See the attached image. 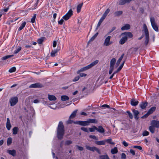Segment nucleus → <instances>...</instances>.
Here are the masks:
<instances>
[{
    "instance_id": "f257e3e1",
    "label": "nucleus",
    "mask_w": 159,
    "mask_h": 159,
    "mask_svg": "<svg viewBox=\"0 0 159 159\" xmlns=\"http://www.w3.org/2000/svg\"><path fill=\"white\" fill-rule=\"evenodd\" d=\"M64 134V126L62 121L59 122L57 129V136L59 139L63 138Z\"/></svg>"
},
{
    "instance_id": "f03ea898",
    "label": "nucleus",
    "mask_w": 159,
    "mask_h": 159,
    "mask_svg": "<svg viewBox=\"0 0 159 159\" xmlns=\"http://www.w3.org/2000/svg\"><path fill=\"white\" fill-rule=\"evenodd\" d=\"M99 61L98 60H96L95 61L93 62L90 64L87 65V66L83 67V68H81L80 70H78L77 72V74H79L81 72H83L84 71L87 70L94 66L96 65L98 63V62Z\"/></svg>"
},
{
    "instance_id": "7ed1b4c3",
    "label": "nucleus",
    "mask_w": 159,
    "mask_h": 159,
    "mask_svg": "<svg viewBox=\"0 0 159 159\" xmlns=\"http://www.w3.org/2000/svg\"><path fill=\"white\" fill-rule=\"evenodd\" d=\"M144 32L145 36V40L144 42V43L146 45H147L149 41V33L147 27L145 24L144 25Z\"/></svg>"
},
{
    "instance_id": "20e7f679",
    "label": "nucleus",
    "mask_w": 159,
    "mask_h": 159,
    "mask_svg": "<svg viewBox=\"0 0 159 159\" xmlns=\"http://www.w3.org/2000/svg\"><path fill=\"white\" fill-rule=\"evenodd\" d=\"M150 20L153 29L156 31L158 32V29L154 18L153 17H151L150 18Z\"/></svg>"
},
{
    "instance_id": "39448f33",
    "label": "nucleus",
    "mask_w": 159,
    "mask_h": 159,
    "mask_svg": "<svg viewBox=\"0 0 159 159\" xmlns=\"http://www.w3.org/2000/svg\"><path fill=\"white\" fill-rule=\"evenodd\" d=\"M85 147L87 150L93 152L96 151L98 154H101V152L99 149L95 147H91L89 146L86 145Z\"/></svg>"
},
{
    "instance_id": "423d86ee",
    "label": "nucleus",
    "mask_w": 159,
    "mask_h": 159,
    "mask_svg": "<svg viewBox=\"0 0 159 159\" xmlns=\"http://www.w3.org/2000/svg\"><path fill=\"white\" fill-rule=\"evenodd\" d=\"M72 15L73 11L71 9H70L65 15L63 16L62 18L66 20H67Z\"/></svg>"
},
{
    "instance_id": "0eeeda50",
    "label": "nucleus",
    "mask_w": 159,
    "mask_h": 159,
    "mask_svg": "<svg viewBox=\"0 0 159 159\" xmlns=\"http://www.w3.org/2000/svg\"><path fill=\"white\" fill-rule=\"evenodd\" d=\"M18 101V99L17 97H15L11 98L10 101L11 106H13L15 105Z\"/></svg>"
},
{
    "instance_id": "6e6552de",
    "label": "nucleus",
    "mask_w": 159,
    "mask_h": 159,
    "mask_svg": "<svg viewBox=\"0 0 159 159\" xmlns=\"http://www.w3.org/2000/svg\"><path fill=\"white\" fill-rule=\"evenodd\" d=\"M43 85L40 83H37L31 84L29 87L30 88H41Z\"/></svg>"
},
{
    "instance_id": "1a4fd4ad",
    "label": "nucleus",
    "mask_w": 159,
    "mask_h": 159,
    "mask_svg": "<svg viewBox=\"0 0 159 159\" xmlns=\"http://www.w3.org/2000/svg\"><path fill=\"white\" fill-rule=\"evenodd\" d=\"M111 36H108L105 39L104 42L103 43V45L104 46H108L111 44V43H110V40L111 39Z\"/></svg>"
},
{
    "instance_id": "9d476101",
    "label": "nucleus",
    "mask_w": 159,
    "mask_h": 159,
    "mask_svg": "<svg viewBox=\"0 0 159 159\" xmlns=\"http://www.w3.org/2000/svg\"><path fill=\"white\" fill-rule=\"evenodd\" d=\"M151 125L155 128H159V121L152 120L151 122Z\"/></svg>"
},
{
    "instance_id": "9b49d317",
    "label": "nucleus",
    "mask_w": 159,
    "mask_h": 159,
    "mask_svg": "<svg viewBox=\"0 0 159 159\" xmlns=\"http://www.w3.org/2000/svg\"><path fill=\"white\" fill-rule=\"evenodd\" d=\"M76 124L83 126H86L89 125L88 120L84 121H77Z\"/></svg>"
},
{
    "instance_id": "f8f14e48",
    "label": "nucleus",
    "mask_w": 159,
    "mask_h": 159,
    "mask_svg": "<svg viewBox=\"0 0 159 159\" xmlns=\"http://www.w3.org/2000/svg\"><path fill=\"white\" fill-rule=\"evenodd\" d=\"M96 129V130H97L98 131L101 133H104L105 132V130L103 127L101 125L99 126L98 128L95 127Z\"/></svg>"
},
{
    "instance_id": "ddd939ff",
    "label": "nucleus",
    "mask_w": 159,
    "mask_h": 159,
    "mask_svg": "<svg viewBox=\"0 0 159 159\" xmlns=\"http://www.w3.org/2000/svg\"><path fill=\"white\" fill-rule=\"evenodd\" d=\"M124 35L125 36H126L127 38L128 37L131 38L133 36L132 34L130 32H126L122 33L121 34V35Z\"/></svg>"
},
{
    "instance_id": "4468645a",
    "label": "nucleus",
    "mask_w": 159,
    "mask_h": 159,
    "mask_svg": "<svg viewBox=\"0 0 159 159\" xmlns=\"http://www.w3.org/2000/svg\"><path fill=\"white\" fill-rule=\"evenodd\" d=\"M127 41V38L126 36H124L122 37L119 41V43L123 44Z\"/></svg>"
},
{
    "instance_id": "2eb2a0df",
    "label": "nucleus",
    "mask_w": 159,
    "mask_h": 159,
    "mask_svg": "<svg viewBox=\"0 0 159 159\" xmlns=\"http://www.w3.org/2000/svg\"><path fill=\"white\" fill-rule=\"evenodd\" d=\"M132 111L134 116V118L138 120L139 118L138 115L139 114V112L138 111L134 109L132 110Z\"/></svg>"
},
{
    "instance_id": "dca6fc26",
    "label": "nucleus",
    "mask_w": 159,
    "mask_h": 159,
    "mask_svg": "<svg viewBox=\"0 0 159 159\" xmlns=\"http://www.w3.org/2000/svg\"><path fill=\"white\" fill-rule=\"evenodd\" d=\"M148 102H141L139 105L140 107L142 109L145 108L146 107L148 106Z\"/></svg>"
},
{
    "instance_id": "f3484780",
    "label": "nucleus",
    "mask_w": 159,
    "mask_h": 159,
    "mask_svg": "<svg viewBox=\"0 0 159 159\" xmlns=\"http://www.w3.org/2000/svg\"><path fill=\"white\" fill-rule=\"evenodd\" d=\"M89 125L90 123L97 124L98 122V120L96 119H89L87 120Z\"/></svg>"
},
{
    "instance_id": "a211bd4d",
    "label": "nucleus",
    "mask_w": 159,
    "mask_h": 159,
    "mask_svg": "<svg viewBox=\"0 0 159 159\" xmlns=\"http://www.w3.org/2000/svg\"><path fill=\"white\" fill-rule=\"evenodd\" d=\"M11 125L9 119V118H7L6 123V128L8 130H10L11 129Z\"/></svg>"
},
{
    "instance_id": "6ab92c4d",
    "label": "nucleus",
    "mask_w": 159,
    "mask_h": 159,
    "mask_svg": "<svg viewBox=\"0 0 159 159\" xmlns=\"http://www.w3.org/2000/svg\"><path fill=\"white\" fill-rule=\"evenodd\" d=\"M130 29V25L129 24H125L124 26L121 28L122 30H129Z\"/></svg>"
},
{
    "instance_id": "aec40b11",
    "label": "nucleus",
    "mask_w": 159,
    "mask_h": 159,
    "mask_svg": "<svg viewBox=\"0 0 159 159\" xmlns=\"http://www.w3.org/2000/svg\"><path fill=\"white\" fill-rule=\"evenodd\" d=\"M139 103V102L138 101H136L134 99H132L131 100V104L133 106H136Z\"/></svg>"
},
{
    "instance_id": "412c9836",
    "label": "nucleus",
    "mask_w": 159,
    "mask_h": 159,
    "mask_svg": "<svg viewBox=\"0 0 159 159\" xmlns=\"http://www.w3.org/2000/svg\"><path fill=\"white\" fill-rule=\"evenodd\" d=\"M7 152L13 156H15L16 155V152L15 150H8Z\"/></svg>"
},
{
    "instance_id": "4be33fe9",
    "label": "nucleus",
    "mask_w": 159,
    "mask_h": 159,
    "mask_svg": "<svg viewBox=\"0 0 159 159\" xmlns=\"http://www.w3.org/2000/svg\"><path fill=\"white\" fill-rule=\"evenodd\" d=\"M77 111V110H76L75 111H74L70 116L69 117V118L73 119V118H75L76 116Z\"/></svg>"
},
{
    "instance_id": "5701e85b",
    "label": "nucleus",
    "mask_w": 159,
    "mask_h": 159,
    "mask_svg": "<svg viewBox=\"0 0 159 159\" xmlns=\"http://www.w3.org/2000/svg\"><path fill=\"white\" fill-rule=\"evenodd\" d=\"M106 141L105 140L96 141L95 142V143L98 145H104L105 144Z\"/></svg>"
},
{
    "instance_id": "b1692460",
    "label": "nucleus",
    "mask_w": 159,
    "mask_h": 159,
    "mask_svg": "<svg viewBox=\"0 0 159 159\" xmlns=\"http://www.w3.org/2000/svg\"><path fill=\"white\" fill-rule=\"evenodd\" d=\"M105 18H104L102 16L100 20H99L98 23L97 25V27L96 28V30H97L98 28L101 25V23L102 22V21H103V20H104Z\"/></svg>"
},
{
    "instance_id": "393cba45",
    "label": "nucleus",
    "mask_w": 159,
    "mask_h": 159,
    "mask_svg": "<svg viewBox=\"0 0 159 159\" xmlns=\"http://www.w3.org/2000/svg\"><path fill=\"white\" fill-rule=\"evenodd\" d=\"M98 32L96 33L90 39L88 42V43L92 42L93 41L95 38L97 37L98 35Z\"/></svg>"
},
{
    "instance_id": "a878e982",
    "label": "nucleus",
    "mask_w": 159,
    "mask_h": 159,
    "mask_svg": "<svg viewBox=\"0 0 159 159\" xmlns=\"http://www.w3.org/2000/svg\"><path fill=\"white\" fill-rule=\"evenodd\" d=\"M48 98L50 101H55L57 99L56 98L54 95H48Z\"/></svg>"
},
{
    "instance_id": "bb28decb",
    "label": "nucleus",
    "mask_w": 159,
    "mask_h": 159,
    "mask_svg": "<svg viewBox=\"0 0 159 159\" xmlns=\"http://www.w3.org/2000/svg\"><path fill=\"white\" fill-rule=\"evenodd\" d=\"M149 130L152 134H153L155 131V127L151 125L149 127Z\"/></svg>"
},
{
    "instance_id": "cd10ccee",
    "label": "nucleus",
    "mask_w": 159,
    "mask_h": 159,
    "mask_svg": "<svg viewBox=\"0 0 159 159\" xmlns=\"http://www.w3.org/2000/svg\"><path fill=\"white\" fill-rule=\"evenodd\" d=\"M124 54H123L118 59V60L117 61L116 63V65L118 66L119 65L120 61L122 60V59H123V58L124 56Z\"/></svg>"
},
{
    "instance_id": "c85d7f7f",
    "label": "nucleus",
    "mask_w": 159,
    "mask_h": 159,
    "mask_svg": "<svg viewBox=\"0 0 159 159\" xmlns=\"http://www.w3.org/2000/svg\"><path fill=\"white\" fill-rule=\"evenodd\" d=\"M116 60L115 58L111 59L110 61V66L114 67V65L116 63Z\"/></svg>"
},
{
    "instance_id": "c756f323",
    "label": "nucleus",
    "mask_w": 159,
    "mask_h": 159,
    "mask_svg": "<svg viewBox=\"0 0 159 159\" xmlns=\"http://www.w3.org/2000/svg\"><path fill=\"white\" fill-rule=\"evenodd\" d=\"M100 159H109V157L107 154L101 155L99 156Z\"/></svg>"
},
{
    "instance_id": "7c9ffc66",
    "label": "nucleus",
    "mask_w": 159,
    "mask_h": 159,
    "mask_svg": "<svg viewBox=\"0 0 159 159\" xmlns=\"http://www.w3.org/2000/svg\"><path fill=\"white\" fill-rule=\"evenodd\" d=\"M83 3H81L79 4L77 8V11L78 13H79L81 11V9L83 5Z\"/></svg>"
},
{
    "instance_id": "2f4dec72",
    "label": "nucleus",
    "mask_w": 159,
    "mask_h": 159,
    "mask_svg": "<svg viewBox=\"0 0 159 159\" xmlns=\"http://www.w3.org/2000/svg\"><path fill=\"white\" fill-rule=\"evenodd\" d=\"M156 109L155 107H152L148 111V112L150 114L153 113V112L155 111Z\"/></svg>"
},
{
    "instance_id": "473e14b6",
    "label": "nucleus",
    "mask_w": 159,
    "mask_h": 159,
    "mask_svg": "<svg viewBox=\"0 0 159 159\" xmlns=\"http://www.w3.org/2000/svg\"><path fill=\"white\" fill-rule=\"evenodd\" d=\"M123 12L122 11H117L114 13V15L115 16H119L122 14Z\"/></svg>"
},
{
    "instance_id": "72a5a7b5",
    "label": "nucleus",
    "mask_w": 159,
    "mask_h": 159,
    "mask_svg": "<svg viewBox=\"0 0 159 159\" xmlns=\"http://www.w3.org/2000/svg\"><path fill=\"white\" fill-rule=\"evenodd\" d=\"M117 152L118 150L117 147H115L111 150V153L112 154L116 153Z\"/></svg>"
},
{
    "instance_id": "f704fd0d",
    "label": "nucleus",
    "mask_w": 159,
    "mask_h": 159,
    "mask_svg": "<svg viewBox=\"0 0 159 159\" xmlns=\"http://www.w3.org/2000/svg\"><path fill=\"white\" fill-rule=\"evenodd\" d=\"M58 51V50L57 49H55L54 50L52 51L51 52V56L52 57H54L55 56V54Z\"/></svg>"
},
{
    "instance_id": "c9c22d12",
    "label": "nucleus",
    "mask_w": 159,
    "mask_h": 159,
    "mask_svg": "<svg viewBox=\"0 0 159 159\" xmlns=\"http://www.w3.org/2000/svg\"><path fill=\"white\" fill-rule=\"evenodd\" d=\"M69 99V98L67 96H62L61 97V99L62 101H65L68 100Z\"/></svg>"
},
{
    "instance_id": "e433bc0d",
    "label": "nucleus",
    "mask_w": 159,
    "mask_h": 159,
    "mask_svg": "<svg viewBox=\"0 0 159 159\" xmlns=\"http://www.w3.org/2000/svg\"><path fill=\"white\" fill-rule=\"evenodd\" d=\"M110 11V10L109 8L107 9L105 11L104 13L103 14L102 16L105 18L106 16H107L109 12Z\"/></svg>"
},
{
    "instance_id": "4c0bfd02",
    "label": "nucleus",
    "mask_w": 159,
    "mask_h": 159,
    "mask_svg": "<svg viewBox=\"0 0 159 159\" xmlns=\"http://www.w3.org/2000/svg\"><path fill=\"white\" fill-rule=\"evenodd\" d=\"M18 130V127H14L12 129L13 134H17Z\"/></svg>"
},
{
    "instance_id": "58836bf2",
    "label": "nucleus",
    "mask_w": 159,
    "mask_h": 159,
    "mask_svg": "<svg viewBox=\"0 0 159 159\" xmlns=\"http://www.w3.org/2000/svg\"><path fill=\"white\" fill-rule=\"evenodd\" d=\"M25 25L26 22H23L21 25L19 27L18 29L19 31H20L21 30L25 27Z\"/></svg>"
},
{
    "instance_id": "ea45409f",
    "label": "nucleus",
    "mask_w": 159,
    "mask_h": 159,
    "mask_svg": "<svg viewBox=\"0 0 159 159\" xmlns=\"http://www.w3.org/2000/svg\"><path fill=\"white\" fill-rule=\"evenodd\" d=\"M21 47L20 46H19L18 47V48L14 51V54H17L18 52H19L21 50Z\"/></svg>"
},
{
    "instance_id": "a19ab883",
    "label": "nucleus",
    "mask_w": 159,
    "mask_h": 159,
    "mask_svg": "<svg viewBox=\"0 0 159 159\" xmlns=\"http://www.w3.org/2000/svg\"><path fill=\"white\" fill-rule=\"evenodd\" d=\"M12 56H13V55H7L2 57L1 59L2 60H5Z\"/></svg>"
},
{
    "instance_id": "79ce46f5",
    "label": "nucleus",
    "mask_w": 159,
    "mask_h": 159,
    "mask_svg": "<svg viewBox=\"0 0 159 159\" xmlns=\"http://www.w3.org/2000/svg\"><path fill=\"white\" fill-rule=\"evenodd\" d=\"M105 141L106 142H107L108 143L114 145L115 144L112 141V139H111L105 140Z\"/></svg>"
},
{
    "instance_id": "37998d69",
    "label": "nucleus",
    "mask_w": 159,
    "mask_h": 159,
    "mask_svg": "<svg viewBox=\"0 0 159 159\" xmlns=\"http://www.w3.org/2000/svg\"><path fill=\"white\" fill-rule=\"evenodd\" d=\"M16 71V68L15 67H13L11 68L9 70V72L10 73L14 72Z\"/></svg>"
},
{
    "instance_id": "c03bdc74",
    "label": "nucleus",
    "mask_w": 159,
    "mask_h": 159,
    "mask_svg": "<svg viewBox=\"0 0 159 159\" xmlns=\"http://www.w3.org/2000/svg\"><path fill=\"white\" fill-rule=\"evenodd\" d=\"M71 119H70L69 118V120L67 121V124H72V123H74L75 124H76L77 123V122H74L73 120H70Z\"/></svg>"
},
{
    "instance_id": "a18cd8bd",
    "label": "nucleus",
    "mask_w": 159,
    "mask_h": 159,
    "mask_svg": "<svg viewBox=\"0 0 159 159\" xmlns=\"http://www.w3.org/2000/svg\"><path fill=\"white\" fill-rule=\"evenodd\" d=\"M95 127H96L95 126H93L92 128H89V131L91 132H94L95 130H96Z\"/></svg>"
},
{
    "instance_id": "49530a36",
    "label": "nucleus",
    "mask_w": 159,
    "mask_h": 159,
    "mask_svg": "<svg viewBox=\"0 0 159 159\" xmlns=\"http://www.w3.org/2000/svg\"><path fill=\"white\" fill-rule=\"evenodd\" d=\"M72 143V141L71 140H67L65 141V144L66 145H68L71 144Z\"/></svg>"
},
{
    "instance_id": "de8ad7c7",
    "label": "nucleus",
    "mask_w": 159,
    "mask_h": 159,
    "mask_svg": "<svg viewBox=\"0 0 159 159\" xmlns=\"http://www.w3.org/2000/svg\"><path fill=\"white\" fill-rule=\"evenodd\" d=\"M36 14H34L33 16L31 19V22L32 23H34L36 17Z\"/></svg>"
},
{
    "instance_id": "09e8293b",
    "label": "nucleus",
    "mask_w": 159,
    "mask_h": 159,
    "mask_svg": "<svg viewBox=\"0 0 159 159\" xmlns=\"http://www.w3.org/2000/svg\"><path fill=\"white\" fill-rule=\"evenodd\" d=\"M12 142V139L11 138H9L7 140V145H9Z\"/></svg>"
},
{
    "instance_id": "8fccbe9b",
    "label": "nucleus",
    "mask_w": 159,
    "mask_h": 159,
    "mask_svg": "<svg viewBox=\"0 0 159 159\" xmlns=\"http://www.w3.org/2000/svg\"><path fill=\"white\" fill-rule=\"evenodd\" d=\"M138 49V48H134L131 49V50L132 51V54H135L137 51Z\"/></svg>"
},
{
    "instance_id": "3c124183",
    "label": "nucleus",
    "mask_w": 159,
    "mask_h": 159,
    "mask_svg": "<svg viewBox=\"0 0 159 159\" xmlns=\"http://www.w3.org/2000/svg\"><path fill=\"white\" fill-rule=\"evenodd\" d=\"M126 112L128 113L129 117L131 119L133 118V116L132 113L129 111H127Z\"/></svg>"
},
{
    "instance_id": "603ef678",
    "label": "nucleus",
    "mask_w": 159,
    "mask_h": 159,
    "mask_svg": "<svg viewBox=\"0 0 159 159\" xmlns=\"http://www.w3.org/2000/svg\"><path fill=\"white\" fill-rule=\"evenodd\" d=\"M149 134V132L146 130H145L143 133V136H146L148 135Z\"/></svg>"
},
{
    "instance_id": "864d4df0",
    "label": "nucleus",
    "mask_w": 159,
    "mask_h": 159,
    "mask_svg": "<svg viewBox=\"0 0 159 159\" xmlns=\"http://www.w3.org/2000/svg\"><path fill=\"white\" fill-rule=\"evenodd\" d=\"M150 114L148 112L146 113L143 116L141 117L142 118L144 119L147 118L148 116Z\"/></svg>"
},
{
    "instance_id": "5fc2aeb1",
    "label": "nucleus",
    "mask_w": 159,
    "mask_h": 159,
    "mask_svg": "<svg viewBox=\"0 0 159 159\" xmlns=\"http://www.w3.org/2000/svg\"><path fill=\"white\" fill-rule=\"evenodd\" d=\"M114 67L110 66V70L109 72V74H111L113 70H114Z\"/></svg>"
},
{
    "instance_id": "6e6d98bb",
    "label": "nucleus",
    "mask_w": 159,
    "mask_h": 159,
    "mask_svg": "<svg viewBox=\"0 0 159 159\" xmlns=\"http://www.w3.org/2000/svg\"><path fill=\"white\" fill-rule=\"evenodd\" d=\"M125 62V61H124L122 63L121 65L118 68V69H117L118 71H120V70L122 68V67H123V66H124Z\"/></svg>"
},
{
    "instance_id": "4d7b16f0",
    "label": "nucleus",
    "mask_w": 159,
    "mask_h": 159,
    "mask_svg": "<svg viewBox=\"0 0 159 159\" xmlns=\"http://www.w3.org/2000/svg\"><path fill=\"white\" fill-rule=\"evenodd\" d=\"M81 129L82 130H83L84 132H89V131L88 129L87 128L82 127L81 128Z\"/></svg>"
},
{
    "instance_id": "13d9d810",
    "label": "nucleus",
    "mask_w": 159,
    "mask_h": 159,
    "mask_svg": "<svg viewBox=\"0 0 159 159\" xmlns=\"http://www.w3.org/2000/svg\"><path fill=\"white\" fill-rule=\"evenodd\" d=\"M43 38H41L38 39L37 40V42L39 44H41L43 42Z\"/></svg>"
},
{
    "instance_id": "bf43d9fd",
    "label": "nucleus",
    "mask_w": 159,
    "mask_h": 159,
    "mask_svg": "<svg viewBox=\"0 0 159 159\" xmlns=\"http://www.w3.org/2000/svg\"><path fill=\"white\" fill-rule=\"evenodd\" d=\"M76 147L79 150L82 151L84 150V148L78 145H76Z\"/></svg>"
},
{
    "instance_id": "052dcab7",
    "label": "nucleus",
    "mask_w": 159,
    "mask_h": 159,
    "mask_svg": "<svg viewBox=\"0 0 159 159\" xmlns=\"http://www.w3.org/2000/svg\"><path fill=\"white\" fill-rule=\"evenodd\" d=\"M126 155L124 153H122L121 155V159H126Z\"/></svg>"
},
{
    "instance_id": "680f3d73",
    "label": "nucleus",
    "mask_w": 159,
    "mask_h": 159,
    "mask_svg": "<svg viewBox=\"0 0 159 159\" xmlns=\"http://www.w3.org/2000/svg\"><path fill=\"white\" fill-rule=\"evenodd\" d=\"M80 79V77L79 76H77L75 77L74 79L73 80V81L74 82Z\"/></svg>"
},
{
    "instance_id": "e2e57ef3",
    "label": "nucleus",
    "mask_w": 159,
    "mask_h": 159,
    "mask_svg": "<svg viewBox=\"0 0 159 159\" xmlns=\"http://www.w3.org/2000/svg\"><path fill=\"white\" fill-rule=\"evenodd\" d=\"M89 137L90 138L93 139H95V140L98 139V138H97L96 136H95V135H90L89 136Z\"/></svg>"
},
{
    "instance_id": "0e129e2a",
    "label": "nucleus",
    "mask_w": 159,
    "mask_h": 159,
    "mask_svg": "<svg viewBox=\"0 0 159 159\" xmlns=\"http://www.w3.org/2000/svg\"><path fill=\"white\" fill-rule=\"evenodd\" d=\"M133 148H138L139 150H141L142 149V148L141 146H133Z\"/></svg>"
},
{
    "instance_id": "69168bd1",
    "label": "nucleus",
    "mask_w": 159,
    "mask_h": 159,
    "mask_svg": "<svg viewBox=\"0 0 159 159\" xmlns=\"http://www.w3.org/2000/svg\"><path fill=\"white\" fill-rule=\"evenodd\" d=\"M63 21L64 20L62 19L58 21V23L59 24L61 25L62 24Z\"/></svg>"
},
{
    "instance_id": "338daca9",
    "label": "nucleus",
    "mask_w": 159,
    "mask_h": 159,
    "mask_svg": "<svg viewBox=\"0 0 159 159\" xmlns=\"http://www.w3.org/2000/svg\"><path fill=\"white\" fill-rule=\"evenodd\" d=\"M122 144L125 147H127L128 144L127 143H126L125 141H124L122 142Z\"/></svg>"
},
{
    "instance_id": "774afa93",
    "label": "nucleus",
    "mask_w": 159,
    "mask_h": 159,
    "mask_svg": "<svg viewBox=\"0 0 159 159\" xmlns=\"http://www.w3.org/2000/svg\"><path fill=\"white\" fill-rule=\"evenodd\" d=\"M130 152L133 155H135V153L133 149L130 150Z\"/></svg>"
}]
</instances>
